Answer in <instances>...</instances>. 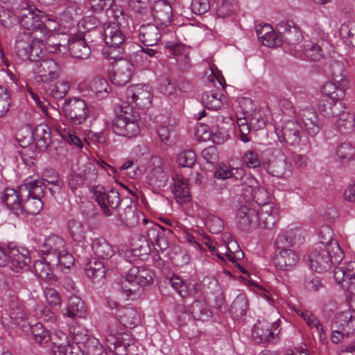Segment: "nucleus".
<instances>
[{
    "mask_svg": "<svg viewBox=\"0 0 355 355\" xmlns=\"http://www.w3.org/2000/svg\"><path fill=\"white\" fill-rule=\"evenodd\" d=\"M20 26L26 30V32L36 33L43 25L42 19H45L46 14L34 7L29 2L21 1L15 10Z\"/></svg>",
    "mask_w": 355,
    "mask_h": 355,
    "instance_id": "obj_5",
    "label": "nucleus"
},
{
    "mask_svg": "<svg viewBox=\"0 0 355 355\" xmlns=\"http://www.w3.org/2000/svg\"><path fill=\"white\" fill-rule=\"evenodd\" d=\"M100 169L104 170L107 173H109V171L110 170L112 172L114 171V169L112 166L107 164L104 161H94V162H89L83 166H80L78 168V173L80 176L83 178L85 183H92L98 178V171Z\"/></svg>",
    "mask_w": 355,
    "mask_h": 355,
    "instance_id": "obj_18",
    "label": "nucleus"
},
{
    "mask_svg": "<svg viewBox=\"0 0 355 355\" xmlns=\"http://www.w3.org/2000/svg\"><path fill=\"white\" fill-rule=\"evenodd\" d=\"M16 54L22 60L36 62L42 56L44 45L42 40L36 38L31 32H20L15 40Z\"/></svg>",
    "mask_w": 355,
    "mask_h": 355,
    "instance_id": "obj_3",
    "label": "nucleus"
},
{
    "mask_svg": "<svg viewBox=\"0 0 355 355\" xmlns=\"http://www.w3.org/2000/svg\"><path fill=\"white\" fill-rule=\"evenodd\" d=\"M153 88L148 85L136 84L128 87L125 98L129 107L148 108L153 101Z\"/></svg>",
    "mask_w": 355,
    "mask_h": 355,
    "instance_id": "obj_9",
    "label": "nucleus"
},
{
    "mask_svg": "<svg viewBox=\"0 0 355 355\" xmlns=\"http://www.w3.org/2000/svg\"><path fill=\"white\" fill-rule=\"evenodd\" d=\"M250 190L252 200L260 206V207L264 205L270 204L268 202V193L264 188L253 187L250 186Z\"/></svg>",
    "mask_w": 355,
    "mask_h": 355,
    "instance_id": "obj_63",
    "label": "nucleus"
},
{
    "mask_svg": "<svg viewBox=\"0 0 355 355\" xmlns=\"http://www.w3.org/2000/svg\"><path fill=\"white\" fill-rule=\"evenodd\" d=\"M138 118V114L131 107H121V113L112 121L114 132L129 139L137 137L140 132Z\"/></svg>",
    "mask_w": 355,
    "mask_h": 355,
    "instance_id": "obj_4",
    "label": "nucleus"
},
{
    "mask_svg": "<svg viewBox=\"0 0 355 355\" xmlns=\"http://www.w3.org/2000/svg\"><path fill=\"white\" fill-rule=\"evenodd\" d=\"M153 24L142 25L139 28V39L146 46L158 44L162 36L166 33V29Z\"/></svg>",
    "mask_w": 355,
    "mask_h": 355,
    "instance_id": "obj_23",
    "label": "nucleus"
},
{
    "mask_svg": "<svg viewBox=\"0 0 355 355\" xmlns=\"http://www.w3.org/2000/svg\"><path fill=\"white\" fill-rule=\"evenodd\" d=\"M296 116L301 119L309 135L314 137L320 130V123L317 112L311 107H305L299 110Z\"/></svg>",
    "mask_w": 355,
    "mask_h": 355,
    "instance_id": "obj_20",
    "label": "nucleus"
},
{
    "mask_svg": "<svg viewBox=\"0 0 355 355\" xmlns=\"http://www.w3.org/2000/svg\"><path fill=\"white\" fill-rule=\"evenodd\" d=\"M332 81L326 83L322 92L325 96L324 99L343 100L345 97V87L346 85L344 79V67L342 64L335 62L332 66Z\"/></svg>",
    "mask_w": 355,
    "mask_h": 355,
    "instance_id": "obj_8",
    "label": "nucleus"
},
{
    "mask_svg": "<svg viewBox=\"0 0 355 355\" xmlns=\"http://www.w3.org/2000/svg\"><path fill=\"white\" fill-rule=\"evenodd\" d=\"M31 331L35 342L39 345L46 344L51 340L49 331L40 322L33 325Z\"/></svg>",
    "mask_w": 355,
    "mask_h": 355,
    "instance_id": "obj_52",
    "label": "nucleus"
},
{
    "mask_svg": "<svg viewBox=\"0 0 355 355\" xmlns=\"http://www.w3.org/2000/svg\"><path fill=\"white\" fill-rule=\"evenodd\" d=\"M69 83L60 80L50 86V95L56 99L64 98L69 90Z\"/></svg>",
    "mask_w": 355,
    "mask_h": 355,
    "instance_id": "obj_62",
    "label": "nucleus"
},
{
    "mask_svg": "<svg viewBox=\"0 0 355 355\" xmlns=\"http://www.w3.org/2000/svg\"><path fill=\"white\" fill-rule=\"evenodd\" d=\"M92 248L94 254L102 259H109L114 254L113 247L103 238L94 239Z\"/></svg>",
    "mask_w": 355,
    "mask_h": 355,
    "instance_id": "obj_43",
    "label": "nucleus"
},
{
    "mask_svg": "<svg viewBox=\"0 0 355 355\" xmlns=\"http://www.w3.org/2000/svg\"><path fill=\"white\" fill-rule=\"evenodd\" d=\"M166 48L168 49L170 53L174 55L180 68L184 71L189 69L190 58L184 46L176 44L170 45L169 42H167Z\"/></svg>",
    "mask_w": 355,
    "mask_h": 355,
    "instance_id": "obj_40",
    "label": "nucleus"
},
{
    "mask_svg": "<svg viewBox=\"0 0 355 355\" xmlns=\"http://www.w3.org/2000/svg\"><path fill=\"white\" fill-rule=\"evenodd\" d=\"M153 271L144 267L133 266L121 281V288L127 297L136 293L140 287L148 286L153 280Z\"/></svg>",
    "mask_w": 355,
    "mask_h": 355,
    "instance_id": "obj_6",
    "label": "nucleus"
},
{
    "mask_svg": "<svg viewBox=\"0 0 355 355\" xmlns=\"http://www.w3.org/2000/svg\"><path fill=\"white\" fill-rule=\"evenodd\" d=\"M85 273L88 278L94 282H99L105 277L104 264L98 261L89 263L86 266Z\"/></svg>",
    "mask_w": 355,
    "mask_h": 355,
    "instance_id": "obj_48",
    "label": "nucleus"
},
{
    "mask_svg": "<svg viewBox=\"0 0 355 355\" xmlns=\"http://www.w3.org/2000/svg\"><path fill=\"white\" fill-rule=\"evenodd\" d=\"M146 180L153 191L160 190L167 186L169 175L161 166L159 158L154 157L151 159V164L148 168Z\"/></svg>",
    "mask_w": 355,
    "mask_h": 355,
    "instance_id": "obj_14",
    "label": "nucleus"
},
{
    "mask_svg": "<svg viewBox=\"0 0 355 355\" xmlns=\"http://www.w3.org/2000/svg\"><path fill=\"white\" fill-rule=\"evenodd\" d=\"M34 72L37 81L49 83L60 78L62 67L55 60L45 59L36 64Z\"/></svg>",
    "mask_w": 355,
    "mask_h": 355,
    "instance_id": "obj_13",
    "label": "nucleus"
},
{
    "mask_svg": "<svg viewBox=\"0 0 355 355\" xmlns=\"http://www.w3.org/2000/svg\"><path fill=\"white\" fill-rule=\"evenodd\" d=\"M173 193L178 203L186 202L190 199V191L186 180L177 175L173 178Z\"/></svg>",
    "mask_w": 355,
    "mask_h": 355,
    "instance_id": "obj_42",
    "label": "nucleus"
},
{
    "mask_svg": "<svg viewBox=\"0 0 355 355\" xmlns=\"http://www.w3.org/2000/svg\"><path fill=\"white\" fill-rule=\"evenodd\" d=\"M269 110L259 108L253 110L250 114V122L252 129L259 130L264 128L268 121Z\"/></svg>",
    "mask_w": 355,
    "mask_h": 355,
    "instance_id": "obj_46",
    "label": "nucleus"
},
{
    "mask_svg": "<svg viewBox=\"0 0 355 355\" xmlns=\"http://www.w3.org/2000/svg\"><path fill=\"white\" fill-rule=\"evenodd\" d=\"M67 230L69 237L73 242L84 243L87 241V228L80 220L70 219L67 223Z\"/></svg>",
    "mask_w": 355,
    "mask_h": 355,
    "instance_id": "obj_34",
    "label": "nucleus"
},
{
    "mask_svg": "<svg viewBox=\"0 0 355 355\" xmlns=\"http://www.w3.org/2000/svg\"><path fill=\"white\" fill-rule=\"evenodd\" d=\"M346 110L345 103L342 100L322 99L318 105V111L327 119H336Z\"/></svg>",
    "mask_w": 355,
    "mask_h": 355,
    "instance_id": "obj_28",
    "label": "nucleus"
},
{
    "mask_svg": "<svg viewBox=\"0 0 355 355\" xmlns=\"http://www.w3.org/2000/svg\"><path fill=\"white\" fill-rule=\"evenodd\" d=\"M104 40L107 48L103 50V55L110 60L116 62L122 59L123 49L122 45L125 42V36L122 31L116 26H107L103 33Z\"/></svg>",
    "mask_w": 355,
    "mask_h": 355,
    "instance_id": "obj_7",
    "label": "nucleus"
},
{
    "mask_svg": "<svg viewBox=\"0 0 355 355\" xmlns=\"http://www.w3.org/2000/svg\"><path fill=\"white\" fill-rule=\"evenodd\" d=\"M89 89L96 98H104L108 96L110 87L105 78L96 77L91 81Z\"/></svg>",
    "mask_w": 355,
    "mask_h": 355,
    "instance_id": "obj_47",
    "label": "nucleus"
},
{
    "mask_svg": "<svg viewBox=\"0 0 355 355\" xmlns=\"http://www.w3.org/2000/svg\"><path fill=\"white\" fill-rule=\"evenodd\" d=\"M151 13L155 21L159 26L166 28L171 23L173 9L171 4L163 0H159L151 6Z\"/></svg>",
    "mask_w": 355,
    "mask_h": 355,
    "instance_id": "obj_17",
    "label": "nucleus"
},
{
    "mask_svg": "<svg viewBox=\"0 0 355 355\" xmlns=\"http://www.w3.org/2000/svg\"><path fill=\"white\" fill-rule=\"evenodd\" d=\"M59 35H51L49 37H43L40 38L43 41L44 48L49 53H55L57 52H62L67 49L64 44H62L60 40H58Z\"/></svg>",
    "mask_w": 355,
    "mask_h": 355,
    "instance_id": "obj_56",
    "label": "nucleus"
},
{
    "mask_svg": "<svg viewBox=\"0 0 355 355\" xmlns=\"http://www.w3.org/2000/svg\"><path fill=\"white\" fill-rule=\"evenodd\" d=\"M336 154L342 164H347L354 159V148L349 143H343L336 148Z\"/></svg>",
    "mask_w": 355,
    "mask_h": 355,
    "instance_id": "obj_53",
    "label": "nucleus"
},
{
    "mask_svg": "<svg viewBox=\"0 0 355 355\" xmlns=\"http://www.w3.org/2000/svg\"><path fill=\"white\" fill-rule=\"evenodd\" d=\"M304 55L313 61H319L323 57V51L320 46L312 42L304 44Z\"/></svg>",
    "mask_w": 355,
    "mask_h": 355,
    "instance_id": "obj_57",
    "label": "nucleus"
},
{
    "mask_svg": "<svg viewBox=\"0 0 355 355\" xmlns=\"http://www.w3.org/2000/svg\"><path fill=\"white\" fill-rule=\"evenodd\" d=\"M169 283L182 297H186L189 295V286L179 275L173 274L169 279Z\"/></svg>",
    "mask_w": 355,
    "mask_h": 355,
    "instance_id": "obj_58",
    "label": "nucleus"
},
{
    "mask_svg": "<svg viewBox=\"0 0 355 355\" xmlns=\"http://www.w3.org/2000/svg\"><path fill=\"white\" fill-rule=\"evenodd\" d=\"M334 320L335 328L344 330L349 334L355 331V309H349L338 312Z\"/></svg>",
    "mask_w": 355,
    "mask_h": 355,
    "instance_id": "obj_31",
    "label": "nucleus"
},
{
    "mask_svg": "<svg viewBox=\"0 0 355 355\" xmlns=\"http://www.w3.org/2000/svg\"><path fill=\"white\" fill-rule=\"evenodd\" d=\"M81 347L84 355H101L106 350L99 340L92 336Z\"/></svg>",
    "mask_w": 355,
    "mask_h": 355,
    "instance_id": "obj_54",
    "label": "nucleus"
},
{
    "mask_svg": "<svg viewBox=\"0 0 355 355\" xmlns=\"http://www.w3.org/2000/svg\"><path fill=\"white\" fill-rule=\"evenodd\" d=\"M279 322L258 320L252 330L253 339L257 343H276L280 332Z\"/></svg>",
    "mask_w": 355,
    "mask_h": 355,
    "instance_id": "obj_12",
    "label": "nucleus"
},
{
    "mask_svg": "<svg viewBox=\"0 0 355 355\" xmlns=\"http://www.w3.org/2000/svg\"><path fill=\"white\" fill-rule=\"evenodd\" d=\"M134 69V65L130 60H118L115 62L113 71L110 76L111 82L119 87L125 85L130 82Z\"/></svg>",
    "mask_w": 355,
    "mask_h": 355,
    "instance_id": "obj_16",
    "label": "nucleus"
},
{
    "mask_svg": "<svg viewBox=\"0 0 355 355\" xmlns=\"http://www.w3.org/2000/svg\"><path fill=\"white\" fill-rule=\"evenodd\" d=\"M31 257L28 250L19 249L14 243L0 245V267L8 266L17 276L27 270Z\"/></svg>",
    "mask_w": 355,
    "mask_h": 355,
    "instance_id": "obj_2",
    "label": "nucleus"
},
{
    "mask_svg": "<svg viewBox=\"0 0 355 355\" xmlns=\"http://www.w3.org/2000/svg\"><path fill=\"white\" fill-rule=\"evenodd\" d=\"M268 172L278 178L288 179L293 174L292 166L285 157L270 162L268 166Z\"/></svg>",
    "mask_w": 355,
    "mask_h": 355,
    "instance_id": "obj_33",
    "label": "nucleus"
},
{
    "mask_svg": "<svg viewBox=\"0 0 355 355\" xmlns=\"http://www.w3.org/2000/svg\"><path fill=\"white\" fill-rule=\"evenodd\" d=\"M277 28L282 36V41L284 40L290 45H296L302 39L299 28L291 21L278 23Z\"/></svg>",
    "mask_w": 355,
    "mask_h": 355,
    "instance_id": "obj_30",
    "label": "nucleus"
},
{
    "mask_svg": "<svg viewBox=\"0 0 355 355\" xmlns=\"http://www.w3.org/2000/svg\"><path fill=\"white\" fill-rule=\"evenodd\" d=\"M118 332L116 322L110 324L106 330L105 343L108 350L107 355H126V346L116 336Z\"/></svg>",
    "mask_w": 355,
    "mask_h": 355,
    "instance_id": "obj_21",
    "label": "nucleus"
},
{
    "mask_svg": "<svg viewBox=\"0 0 355 355\" xmlns=\"http://www.w3.org/2000/svg\"><path fill=\"white\" fill-rule=\"evenodd\" d=\"M24 196L19 189L17 191L13 188L7 187L2 193L1 201L13 214L19 216L23 214L21 198Z\"/></svg>",
    "mask_w": 355,
    "mask_h": 355,
    "instance_id": "obj_22",
    "label": "nucleus"
},
{
    "mask_svg": "<svg viewBox=\"0 0 355 355\" xmlns=\"http://www.w3.org/2000/svg\"><path fill=\"white\" fill-rule=\"evenodd\" d=\"M119 218L121 223L128 227H134L138 223L139 212L131 200L125 208L119 211Z\"/></svg>",
    "mask_w": 355,
    "mask_h": 355,
    "instance_id": "obj_44",
    "label": "nucleus"
},
{
    "mask_svg": "<svg viewBox=\"0 0 355 355\" xmlns=\"http://www.w3.org/2000/svg\"><path fill=\"white\" fill-rule=\"evenodd\" d=\"M69 46V51L72 57L83 60L89 58L91 53V49L85 40L80 37L64 38Z\"/></svg>",
    "mask_w": 355,
    "mask_h": 355,
    "instance_id": "obj_32",
    "label": "nucleus"
},
{
    "mask_svg": "<svg viewBox=\"0 0 355 355\" xmlns=\"http://www.w3.org/2000/svg\"><path fill=\"white\" fill-rule=\"evenodd\" d=\"M21 132L27 133L28 137H24V139L27 140V144L34 141L37 148L40 150L46 149L51 143V131L46 124L41 123L34 129L27 127L24 130H21Z\"/></svg>",
    "mask_w": 355,
    "mask_h": 355,
    "instance_id": "obj_15",
    "label": "nucleus"
},
{
    "mask_svg": "<svg viewBox=\"0 0 355 355\" xmlns=\"http://www.w3.org/2000/svg\"><path fill=\"white\" fill-rule=\"evenodd\" d=\"M256 33L258 38L264 46L273 48L282 44V36L278 31L275 32L273 28L268 24H264L257 28Z\"/></svg>",
    "mask_w": 355,
    "mask_h": 355,
    "instance_id": "obj_27",
    "label": "nucleus"
},
{
    "mask_svg": "<svg viewBox=\"0 0 355 355\" xmlns=\"http://www.w3.org/2000/svg\"><path fill=\"white\" fill-rule=\"evenodd\" d=\"M116 317L121 324L129 328L135 327L141 321L139 313L130 306H123L118 309Z\"/></svg>",
    "mask_w": 355,
    "mask_h": 355,
    "instance_id": "obj_35",
    "label": "nucleus"
},
{
    "mask_svg": "<svg viewBox=\"0 0 355 355\" xmlns=\"http://www.w3.org/2000/svg\"><path fill=\"white\" fill-rule=\"evenodd\" d=\"M85 312L83 301L77 296H71L69 300L67 315L71 318H80Z\"/></svg>",
    "mask_w": 355,
    "mask_h": 355,
    "instance_id": "obj_51",
    "label": "nucleus"
},
{
    "mask_svg": "<svg viewBox=\"0 0 355 355\" xmlns=\"http://www.w3.org/2000/svg\"><path fill=\"white\" fill-rule=\"evenodd\" d=\"M235 3L232 0H216V14L225 18L232 15L235 10Z\"/></svg>",
    "mask_w": 355,
    "mask_h": 355,
    "instance_id": "obj_59",
    "label": "nucleus"
},
{
    "mask_svg": "<svg viewBox=\"0 0 355 355\" xmlns=\"http://www.w3.org/2000/svg\"><path fill=\"white\" fill-rule=\"evenodd\" d=\"M335 119V126L340 133L347 134L354 130L355 127V116L353 113L345 110Z\"/></svg>",
    "mask_w": 355,
    "mask_h": 355,
    "instance_id": "obj_39",
    "label": "nucleus"
},
{
    "mask_svg": "<svg viewBox=\"0 0 355 355\" xmlns=\"http://www.w3.org/2000/svg\"><path fill=\"white\" fill-rule=\"evenodd\" d=\"M105 14L110 21L103 24V33L107 26H116L121 29V26L127 23L125 15L122 7L119 5L113 3Z\"/></svg>",
    "mask_w": 355,
    "mask_h": 355,
    "instance_id": "obj_38",
    "label": "nucleus"
},
{
    "mask_svg": "<svg viewBox=\"0 0 355 355\" xmlns=\"http://www.w3.org/2000/svg\"><path fill=\"white\" fill-rule=\"evenodd\" d=\"M298 261L299 256L293 249L275 251L274 263L275 267L280 270H291Z\"/></svg>",
    "mask_w": 355,
    "mask_h": 355,
    "instance_id": "obj_24",
    "label": "nucleus"
},
{
    "mask_svg": "<svg viewBox=\"0 0 355 355\" xmlns=\"http://www.w3.org/2000/svg\"><path fill=\"white\" fill-rule=\"evenodd\" d=\"M196 161V153L192 150L182 151L177 157V163L182 167L191 168L195 164Z\"/></svg>",
    "mask_w": 355,
    "mask_h": 355,
    "instance_id": "obj_61",
    "label": "nucleus"
},
{
    "mask_svg": "<svg viewBox=\"0 0 355 355\" xmlns=\"http://www.w3.org/2000/svg\"><path fill=\"white\" fill-rule=\"evenodd\" d=\"M302 128L296 120L286 121L282 128V137L277 133L281 142L284 141L288 145L298 144L301 140Z\"/></svg>",
    "mask_w": 355,
    "mask_h": 355,
    "instance_id": "obj_19",
    "label": "nucleus"
},
{
    "mask_svg": "<svg viewBox=\"0 0 355 355\" xmlns=\"http://www.w3.org/2000/svg\"><path fill=\"white\" fill-rule=\"evenodd\" d=\"M222 94L217 90L205 92L202 95L201 101L205 107L209 110H218L224 104Z\"/></svg>",
    "mask_w": 355,
    "mask_h": 355,
    "instance_id": "obj_45",
    "label": "nucleus"
},
{
    "mask_svg": "<svg viewBox=\"0 0 355 355\" xmlns=\"http://www.w3.org/2000/svg\"><path fill=\"white\" fill-rule=\"evenodd\" d=\"M45 188L44 180L33 179L32 178L25 179L23 184L19 186L21 195L40 199L44 196Z\"/></svg>",
    "mask_w": 355,
    "mask_h": 355,
    "instance_id": "obj_29",
    "label": "nucleus"
},
{
    "mask_svg": "<svg viewBox=\"0 0 355 355\" xmlns=\"http://www.w3.org/2000/svg\"><path fill=\"white\" fill-rule=\"evenodd\" d=\"M26 198V200H22L23 213L26 212L33 216L39 214L43 208L42 199L33 197Z\"/></svg>",
    "mask_w": 355,
    "mask_h": 355,
    "instance_id": "obj_55",
    "label": "nucleus"
},
{
    "mask_svg": "<svg viewBox=\"0 0 355 355\" xmlns=\"http://www.w3.org/2000/svg\"><path fill=\"white\" fill-rule=\"evenodd\" d=\"M166 123V121H164L163 123L157 128V132L162 143L167 146H171L175 143V128L171 123L167 125Z\"/></svg>",
    "mask_w": 355,
    "mask_h": 355,
    "instance_id": "obj_49",
    "label": "nucleus"
},
{
    "mask_svg": "<svg viewBox=\"0 0 355 355\" xmlns=\"http://www.w3.org/2000/svg\"><path fill=\"white\" fill-rule=\"evenodd\" d=\"M64 248L66 242L62 238L57 235H51L45 239L41 251L45 254H51L55 257L61 252H64Z\"/></svg>",
    "mask_w": 355,
    "mask_h": 355,
    "instance_id": "obj_36",
    "label": "nucleus"
},
{
    "mask_svg": "<svg viewBox=\"0 0 355 355\" xmlns=\"http://www.w3.org/2000/svg\"><path fill=\"white\" fill-rule=\"evenodd\" d=\"M8 311L12 320H23L27 318V312L24 304L15 295L9 296Z\"/></svg>",
    "mask_w": 355,
    "mask_h": 355,
    "instance_id": "obj_41",
    "label": "nucleus"
},
{
    "mask_svg": "<svg viewBox=\"0 0 355 355\" xmlns=\"http://www.w3.org/2000/svg\"><path fill=\"white\" fill-rule=\"evenodd\" d=\"M42 21L43 25L41 26L39 32L43 37L62 34L63 32L61 31L60 25L57 21L50 19L46 15L45 19H42Z\"/></svg>",
    "mask_w": 355,
    "mask_h": 355,
    "instance_id": "obj_50",
    "label": "nucleus"
},
{
    "mask_svg": "<svg viewBox=\"0 0 355 355\" xmlns=\"http://www.w3.org/2000/svg\"><path fill=\"white\" fill-rule=\"evenodd\" d=\"M236 219L239 229L249 232L257 225V212L245 205L241 206L236 213Z\"/></svg>",
    "mask_w": 355,
    "mask_h": 355,
    "instance_id": "obj_26",
    "label": "nucleus"
},
{
    "mask_svg": "<svg viewBox=\"0 0 355 355\" xmlns=\"http://www.w3.org/2000/svg\"><path fill=\"white\" fill-rule=\"evenodd\" d=\"M344 258V252L338 242L330 245H318L309 255L311 268L317 272L329 270L333 265L338 264Z\"/></svg>",
    "mask_w": 355,
    "mask_h": 355,
    "instance_id": "obj_1",
    "label": "nucleus"
},
{
    "mask_svg": "<svg viewBox=\"0 0 355 355\" xmlns=\"http://www.w3.org/2000/svg\"><path fill=\"white\" fill-rule=\"evenodd\" d=\"M72 339L71 344L83 346L92 337L87 334V331L81 327H73L70 331Z\"/></svg>",
    "mask_w": 355,
    "mask_h": 355,
    "instance_id": "obj_60",
    "label": "nucleus"
},
{
    "mask_svg": "<svg viewBox=\"0 0 355 355\" xmlns=\"http://www.w3.org/2000/svg\"><path fill=\"white\" fill-rule=\"evenodd\" d=\"M94 196L101 210L107 216L112 214L111 210L116 209L121 201L119 191L114 188L108 189L97 186L94 189Z\"/></svg>",
    "mask_w": 355,
    "mask_h": 355,
    "instance_id": "obj_11",
    "label": "nucleus"
},
{
    "mask_svg": "<svg viewBox=\"0 0 355 355\" xmlns=\"http://www.w3.org/2000/svg\"><path fill=\"white\" fill-rule=\"evenodd\" d=\"M63 112L71 123L80 125L89 117V108L84 100L73 98L65 100Z\"/></svg>",
    "mask_w": 355,
    "mask_h": 355,
    "instance_id": "obj_10",
    "label": "nucleus"
},
{
    "mask_svg": "<svg viewBox=\"0 0 355 355\" xmlns=\"http://www.w3.org/2000/svg\"><path fill=\"white\" fill-rule=\"evenodd\" d=\"M340 33L343 37L346 38L349 44L355 47V21L343 24Z\"/></svg>",
    "mask_w": 355,
    "mask_h": 355,
    "instance_id": "obj_64",
    "label": "nucleus"
},
{
    "mask_svg": "<svg viewBox=\"0 0 355 355\" xmlns=\"http://www.w3.org/2000/svg\"><path fill=\"white\" fill-rule=\"evenodd\" d=\"M244 175L242 168L232 167L230 165L220 163L216 166L214 176L218 180H225L230 178L241 180Z\"/></svg>",
    "mask_w": 355,
    "mask_h": 355,
    "instance_id": "obj_37",
    "label": "nucleus"
},
{
    "mask_svg": "<svg viewBox=\"0 0 355 355\" xmlns=\"http://www.w3.org/2000/svg\"><path fill=\"white\" fill-rule=\"evenodd\" d=\"M257 212V225L263 229L271 230L278 220V209L273 204L261 207Z\"/></svg>",
    "mask_w": 355,
    "mask_h": 355,
    "instance_id": "obj_25",
    "label": "nucleus"
}]
</instances>
